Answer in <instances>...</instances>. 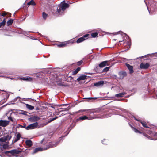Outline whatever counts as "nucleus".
Listing matches in <instances>:
<instances>
[{"label":"nucleus","mask_w":157,"mask_h":157,"mask_svg":"<svg viewBox=\"0 0 157 157\" xmlns=\"http://www.w3.org/2000/svg\"><path fill=\"white\" fill-rule=\"evenodd\" d=\"M144 57H146V56H142L141 57H140L141 58H143Z\"/></svg>","instance_id":"3c124183"},{"label":"nucleus","mask_w":157,"mask_h":157,"mask_svg":"<svg viewBox=\"0 0 157 157\" xmlns=\"http://www.w3.org/2000/svg\"><path fill=\"white\" fill-rule=\"evenodd\" d=\"M142 133L144 136L145 137H147V138H148V139H149L150 140H156V139H152V135H151V133H149V134L151 136H149V135H147V134H146L145 133Z\"/></svg>","instance_id":"dca6fc26"},{"label":"nucleus","mask_w":157,"mask_h":157,"mask_svg":"<svg viewBox=\"0 0 157 157\" xmlns=\"http://www.w3.org/2000/svg\"><path fill=\"white\" fill-rule=\"evenodd\" d=\"M134 119L135 120H136V121H137L139 122H140V121H141V120H139L138 119H137L136 118V117H134Z\"/></svg>","instance_id":"a18cd8bd"},{"label":"nucleus","mask_w":157,"mask_h":157,"mask_svg":"<svg viewBox=\"0 0 157 157\" xmlns=\"http://www.w3.org/2000/svg\"><path fill=\"white\" fill-rule=\"evenodd\" d=\"M108 61H103L101 63H100L99 64V66L101 68H103L105 66H108L109 65L108 64Z\"/></svg>","instance_id":"ddd939ff"},{"label":"nucleus","mask_w":157,"mask_h":157,"mask_svg":"<svg viewBox=\"0 0 157 157\" xmlns=\"http://www.w3.org/2000/svg\"><path fill=\"white\" fill-rule=\"evenodd\" d=\"M107 116V117H109V115H108V116Z\"/></svg>","instance_id":"5fc2aeb1"},{"label":"nucleus","mask_w":157,"mask_h":157,"mask_svg":"<svg viewBox=\"0 0 157 157\" xmlns=\"http://www.w3.org/2000/svg\"><path fill=\"white\" fill-rule=\"evenodd\" d=\"M150 64L148 63H141L140 65V68L141 69H146L150 66Z\"/></svg>","instance_id":"1a4fd4ad"},{"label":"nucleus","mask_w":157,"mask_h":157,"mask_svg":"<svg viewBox=\"0 0 157 157\" xmlns=\"http://www.w3.org/2000/svg\"><path fill=\"white\" fill-rule=\"evenodd\" d=\"M6 22L5 19H4L2 22L0 23V26L1 27L2 26H4L5 25Z\"/></svg>","instance_id":"c756f323"},{"label":"nucleus","mask_w":157,"mask_h":157,"mask_svg":"<svg viewBox=\"0 0 157 157\" xmlns=\"http://www.w3.org/2000/svg\"><path fill=\"white\" fill-rule=\"evenodd\" d=\"M62 114V115L63 114V113H62V114ZM64 114H63V115H64Z\"/></svg>","instance_id":"6e6d98bb"},{"label":"nucleus","mask_w":157,"mask_h":157,"mask_svg":"<svg viewBox=\"0 0 157 157\" xmlns=\"http://www.w3.org/2000/svg\"><path fill=\"white\" fill-rule=\"evenodd\" d=\"M82 63H83V61L82 60H81L80 61H79L78 62H77L76 63V64L78 66H79L81 65L82 64Z\"/></svg>","instance_id":"ea45409f"},{"label":"nucleus","mask_w":157,"mask_h":157,"mask_svg":"<svg viewBox=\"0 0 157 157\" xmlns=\"http://www.w3.org/2000/svg\"><path fill=\"white\" fill-rule=\"evenodd\" d=\"M8 13V12L4 11L2 13H0V15H1L2 16H6V15H7V14Z\"/></svg>","instance_id":"4c0bfd02"},{"label":"nucleus","mask_w":157,"mask_h":157,"mask_svg":"<svg viewBox=\"0 0 157 157\" xmlns=\"http://www.w3.org/2000/svg\"><path fill=\"white\" fill-rule=\"evenodd\" d=\"M16 137H17L16 139H14L13 140V143H15L16 142H17V141L19 140H20V139L21 137V135L20 134V133H17L16 136Z\"/></svg>","instance_id":"f3484780"},{"label":"nucleus","mask_w":157,"mask_h":157,"mask_svg":"<svg viewBox=\"0 0 157 157\" xmlns=\"http://www.w3.org/2000/svg\"><path fill=\"white\" fill-rule=\"evenodd\" d=\"M58 144V142H57L56 143L54 142H49L48 145L47 146L46 148H44V150H47L50 147H56Z\"/></svg>","instance_id":"39448f33"},{"label":"nucleus","mask_w":157,"mask_h":157,"mask_svg":"<svg viewBox=\"0 0 157 157\" xmlns=\"http://www.w3.org/2000/svg\"><path fill=\"white\" fill-rule=\"evenodd\" d=\"M27 5H32L34 6L36 5V3L33 0H31L27 3Z\"/></svg>","instance_id":"cd10ccee"},{"label":"nucleus","mask_w":157,"mask_h":157,"mask_svg":"<svg viewBox=\"0 0 157 157\" xmlns=\"http://www.w3.org/2000/svg\"><path fill=\"white\" fill-rule=\"evenodd\" d=\"M152 135L153 136V137H152V139H157V133H152ZM157 140V139L155 140Z\"/></svg>","instance_id":"c9c22d12"},{"label":"nucleus","mask_w":157,"mask_h":157,"mask_svg":"<svg viewBox=\"0 0 157 157\" xmlns=\"http://www.w3.org/2000/svg\"><path fill=\"white\" fill-rule=\"evenodd\" d=\"M20 155V156H21V157H24L25 156H26V154L25 153H24V154H22L21 155Z\"/></svg>","instance_id":"49530a36"},{"label":"nucleus","mask_w":157,"mask_h":157,"mask_svg":"<svg viewBox=\"0 0 157 157\" xmlns=\"http://www.w3.org/2000/svg\"><path fill=\"white\" fill-rule=\"evenodd\" d=\"M26 108L30 110H33L34 109V107L28 104H26Z\"/></svg>","instance_id":"b1692460"},{"label":"nucleus","mask_w":157,"mask_h":157,"mask_svg":"<svg viewBox=\"0 0 157 157\" xmlns=\"http://www.w3.org/2000/svg\"><path fill=\"white\" fill-rule=\"evenodd\" d=\"M67 43L66 42H63L59 44H58L57 46L59 47H63L66 46Z\"/></svg>","instance_id":"a878e982"},{"label":"nucleus","mask_w":157,"mask_h":157,"mask_svg":"<svg viewBox=\"0 0 157 157\" xmlns=\"http://www.w3.org/2000/svg\"><path fill=\"white\" fill-rule=\"evenodd\" d=\"M98 33L97 32L93 33H91V35L94 38L97 36Z\"/></svg>","instance_id":"2f4dec72"},{"label":"nucleus","mask_w":157,"mask_h":157,"mask_svg":"<svg viewBox=\"0 0 157 157\" xmlns=\"http://www.w3.org/2000/svg\"><path fill=\"white\" fill-rule=\"evenodd\" d=\"M69 5L65 2V1H63L59 5L57 8L58 13L60 14L62 13L66 8L69 7Z\"/></svg>","instance_id":"f257e3e1"},{"label":"nucleus","mask_w":157,"mask_h":157,"mask_svg":"<svg viewBox=\"0 0 157 157\" xmlns=\"http://www.w3.org/2000/svg\"><path fill=\"white\" fill-rule=\"evenodd\" d=\"M120 75H121L122 77H124L126 76L127 74L125 72H123L121 73Z\"/></svg>","instance_id":"e433bc0d"},{"label":"nucleus","mask_w":157,"mask_h":157,"mask_svg":"<svg viewBox=\"0 0 157 157\" xmlns=\"http://www.w3.org/2000/svg\"><path fill=\"white\" fill-rule=\"evenodd\" d=\"M38 122H36L28 125L26 128V129L27 130H29L35 128L37 127L38 125Z\"/></svg>","instance_id":"20e7f679"},{"label":"nucleus","mask_w":157,"mask_h":157,"mask_svg":"<svg viewBox=\"0 0 157 157\" xmlns=\"http://www.w3.org/2000/svg\"><path fill=\"white\" fill-rule=\"evenodd\" d=\"M57 85L59 86H67L66 85L64 84L63 83H59L57 84Z\"/></svg>","instance_id":"79ce46f5"},{"label":"nucleus","mask_w":157,"mask_h":157,"mask_svg":"<svg viewBox=\"0 0 157 157\" xmlns=\"http://www.w3.org/2000/svg\"><path fill=\"white\" fill-rule=\"evenodd\" d=\"M40 118L38 116H34L32 117L29 119V121L31 122H34L39 120Z\"/></svg>","instance_id":"9d476101"},{"label":"nucleus","mask_w":157,"mask_h":157,"mask_svg":"<svg viewBox=\"0 0 157 157\" xmlns=\"http://www.w3.org/2000/svg\"><path fill=\"white\" fill-rule=\"evenodd\" d=\"M59 110L60 111V112H63V111H67L68 110V109H67V108H65V109H63L62 108H60L59 109Z\"/></svg>","instance_id":"a19ab883"},{"label":"nucleus","mask_w":157,"mask_h":157,"mask_svg":"<svg viewBox=\"0 0 157 157\" xmlns=\"http://www.w3.org/2000/svg\"><path fill=\"white\" fill-rule=\"evenodd\" d=\"M110 67H107L104 68L103 70L101 71L102 73L103 72H107L109 70Z\"/></svg>","instance_id":"c85d7f7f"},{"label":"nucleus","mask_w":157,"mask_h":157,"mask_svg":"<svg viewBox=\"0 0 157 157\" xmlns=\"http://www.w3.org/2000/svg\"><path fill=\"white\" fill-rule=\"evenodd\" d=\"M94 118V117H87L86 116H83L79 118H78L76 120V122H78V121H79L81 120H83L86 119H88L89 120H91L92 119Z\"/></svg>","instance_id":"423d86ee"},{"label":"nucleus","mask_w":157,"mask_h":157,"mask_svg":"<svg viewBox=\"0 0 157 157\" xmlns=\"http://www.w3.org/2000/svg\"><path fill=\"white\" fill-rule=\"evenodd\" d=\"M126 94L125 92L117 94L115 95V96L117 98L122 97Z\"/></svg>","instance_id":"412c9836"},{"label":"nucleus","mask_w":157,"mask_h":157,"mask_svg":"<svg viewBox=\"0 0 157 157\" xmlns=\"http://www.w3.org/2000/svg\"><path fill=\"white\" fill-rule=\"evenodd\" d=\"M142 124L143 127L145 128H148L149 127L147 126V123L144 121H141L140 122Z\"/></svg>","instance_id":"393cba45"},{"label":"nucleus","mask_w":157,"mask_h":157,"mask_svg":"<svg viewBox=\"0 0 157 157\" xmlns=\"http://www.w3.org/2000/svg\"><path fill=\"white\" fill-rule=\"evenodd\" d=\"M87 111V113H98L101 111V109L100 108H98L96 109H89L87 110L84 109L78 111L76 112V113H78L80 112H85Z\"/></svg>","instance_id":"7ed1b4c3"},{"label":"nucleus","mask_w":157,"mask_h":157,"mask_svg":"<svg viewBox=\"0 0 157 157\" xmlns=\"http://www.w3.org/2000/svg\"><path fill=\"white\" fill-rule=\"evenodd\" d=\"M104 84L103 81H100L94 83V86L96 87H101Z\"/></svg>","instance_id":"9b49d317"},{"label":"nucleus","mask_w":157,"mask_h":157,"mask_svg":"<svg viewBox=\"0 0 157 157\" xmlns=\"http://www.w3.org/2000/svg\"><path fill=\"white\" fill-rule=\"evenodd\" d=\"M10 121L6 120H0V126L5 127L9 124Z\"/></svg>","instance_id":"0eeeda50"},{"label":"nucleus","mask_w":157,"mask_h":157,"mask_svg":"<svg viewBox=\"0 0 157 157\" xmlns=\"http://www.w3.org/2000/svg\"><path fill=\"white\" fill-rule=\"evenodd\" d=\"M21 128H24L26 129V128L27 127H26V124H24L23 126H22L21 125Z\"/></svg>","instance_id":"de8ad7c7"},{"label":"nucleus","mask_w":157,"mask_h":157,"mask_svg":"<svg viewBox=\"0 0 157 157\" xmlns=\"http://www.w3.org/2000/svg\"><path fill=\"white\" fill-rule=\"evenodd\" d=\"M89 35V34H86L84 35L82 37L78 38L76 42L77 43H79L84 41L85 40V38H86V39H87V38L88 36Z\"/></svg>","instance_id":"6e6552de"},{"label":"nucleus","mask_w":157,"mask_h":157,"mask_svg":"<svg viewBox=\"0 0 157 157\" xmlns=\"http://www.w3.org/2000/svg\"><path fill=\"white\" fill-rule=\"evenodd\" d=\"M58 118V117H55L53 118H51L49 119L48 121V123H49L53 121L56 120Z\"/></svg>","instance_id":"473e14b6"},{"label":"nucleus","mask_w":157,"mask_h":157,"mask_svg":"<svg viewBox=\"0 0 157 157\" xmlns=\"http://www.w3.org/2000/svg\"><path fill=\"white\" fill-rule=\"evenodd\" d=\"M81 70V68L80 67H78L75 70L73 71L72 75H75L76 74L78 71Z\"/></svg>","instance_id":"5701e85b"},{"label":"nucleus","mask_w":157,"mask_h":157,"mask_svg":"<svg viewBox=\"0 0 157 157\" xmlns=\"http://www.w3.org/2000/svg\"><path fill=\"white\" fill-rule=\"evenodd\" d=\"M21 79L23 80H25L27 81H31L32 80V78L31 77H23V78H21Z\"/></svg>","instance_id":"4be33fe9"},{"label":"nucleus","mask_w":157,"mask_h":157,"mask_svg":"<svg viewBox=\"0 0 157 157\" xmlns=\"http://www.w3.org/2000/svg\"><path fill=\"white\" fill-rule=\"evenodd\" d=\"M48 14L45 13L44 12H43L42 13V16L43 18L44 19H46L48 17Z\"/></svg>","instance_id":"7c9ffc66"},{"label":"nucleus","mask_w":157,"mask_h":157,"mask_svg":"<svg viewBox=\"0 0 157 157\" xmlns=\"http://www.w3.org/2000/svg\"><path fill=\"white\" fill-rule=\"evenodd\" d=\"M110 114H108V115H110Z\"/></svg>","instance_id":"4d7b16f0"},{"label":"nucleus","mask_w":157,"mask_h":157,"mask_svg":"<svg viewBox=\"0 0 157 157\" xmlns=\"http://www.w3.org/2000/svg\"><path fill=\"white\" fill-rule=\"evenodd\" d=\"M67 105V104H63V105H61V106H62V105H63V106H66V105Z\"/></svg>","instance_id":"603ef678"},{"label":"nucleus","mask_w":157,"mask_h":157,"mask_svg":"<svg viewBox=\"0 0 157 157\" xmlns=\"http://www.w3.org/2000/svg\"><path fill=\"white\" fill-rule=\"evenodd\" d=\"M13 20L12 19H10L7 22V25L8 26L11 25L13 23Z\"/></svg>","instance_id":"bb28decb"},{"label":"nucleus","mask_w":157,"mask_h":157,"mask_svg":"<svg viewBox=\"0 0 157 157\" xmlns=\"http://www.w3.org/2000/svg\"><path fill=\"white\" fill-rule=\"evenodd\" d=\"M97 98L96 97H89V98H84V99H97Z\"/></svg>","instance_id":"58836bf2"},{"label":"nucleus","mask_w":157,"mask_h":157,"mask_svg":"<svg viewBox=\"0 0 157 157\" xmlns=\"http://www.w3.org/2000/svg\"><path fill=\"white\" fill-rule=\"evenodd\" d=\"M131 128L133 129L134 132L136 133H139L140 134L142 133V132L140 131H139L136 128H135L133 127L132 126L131 124H129Z\"/></svg>","instance_id":"6ab92c4d"},{"label":"nucleus","mask_w":157,"mask_h":157,"mask_svg":"<svg viewBox=\"0 0 157 157\" xmlns=\"http://www.w3.org/2000/svg\"><path fill=\"white\" fill-rule=\"evenodd\" d=\"M123 41V40H121V41H120H120H119V42H122Z\"/></svg>","instance_id":"864d4df0"},{"label":"nucleus","mask_w":157,"mask_h":157,"mask_svg":"<svg viewBox=\"0 0 157 157\" xmlns=\"http://www.w3.org/2000/svg\"><path fill=\"white\" fill-rule=\"evenodd\" d=\"M8 147V145L7 144H5L3 145V147L4 148H7Z\"/></svg>","instance_id":"c03bdc74"},{"label":"nucleus","mask_w":157,"mask_h":157,"mask_svg":"<svg viewBox=\"0 0 157 157\" xmlns=\"http://www.w3.org/2000/svg\"><path fill=\"white\" fill-rule=\"evenodd\" d=\"M8 119L9 120L12 121L13 122H14V121L13 119V118H12L11 117H8Z\"/></svg>","instance_id":"37998d69"},{"label":"nucleus","mask_w":157,"mask_h":157,"mask_svg":"<svg viewBox=\"0 0 157 157\" xmlns=\"http://www.w3.org/2000/svg\"><path fill=\"white\" fill-rule=\"evenodd\" d=\"M60 113H61V112H60V111L59 110V111L56 113V115H59Z\"/></svg>","instance_id":"8fccbe9b"},{"label":"nucleus","mask_w":157,"mask_h":157,"mask_svg":"<svg viewBox=\"0 0 157 157\" xmlns=\"http://www.w3.org/2000/svg\"><path fill=\"white\" fill-rule=\"evenodd\" d=\"M7 141L6 139L5 138V136L0 138V141L2 142H5Z\"/></svg>","instance_id":"f704fd0d"},{"label":"nucleus","mask_w":157,"mask_h":157,"mask_svg":"<svg viewBox=\"0 0 157 157\" xmlns=\"http://www.w3.org/2000/svg\"><path fill=\"white\" fill-rule=\"evenodd\" d=\"M125 65L129 70V73L130 74H132L133 72V66L130 65L129 64L125 63Z\"/></svg>","instance_id":"f8f14e48"},{"label":"nucleus","mask_w":157,"mask_h":157,"mask_svg":"<svg viewBox=\"0 0 157 157\" xmlns=\"http://www.w3.org/2000/svg\"><path fill=\"white\" fill-rule=\"evenodd\" d=\"M100 67H99V65L97 66L94 69V71L95 72L97 73H102Z\"/></svg>","instance_id":"4468645a"},{"label":"nucleus","mask_w":157,"mask_h":157,"mask_svg":"<svg viewBox=\"0 0 157 157\" xmlns=\"http://www.w3.org/2000/svg\"><path fill=\"white\" fill-rule=\"evenodd\" d=\"M22 152V150L21 149H20V150L16 149L6 151L5 152V154H7V155L10 157L11 156V155H12L13 156H18L17 155L21 153Z\"/></svg>","instance_id":"f03ea898"},{"label":"nucleus","mask_w":157,"mask_h":157,"mask_svg":"<svg viewBox=\"0 0 157 157\" xmlns=\"http://www.w3.org/2000/svg\"><path fill=\"white\" fill-rule=\"evenodd\" d=\"M6 139V140H10L12 138V136L11 135H8L6 136H5Z\"/></svg>","instance_id":"72a5a7b5"},{"label":"nucleus","mask_w":157,"mask_h":157,"mask_svg":"<svg viewBox=\"0 0 157 157\" xmlns=\"http://www.w3.org/2000/svg\"><path fill=\"white\" fill-rule=\"evenodd\" d=\"M87 76L85 75H82L80 76L78 78H77V80L79 82L81 80H83L86 79Z\"/></svg>","instance_id":"2eb2a0df"},{"label":"nucleus","mask_w":157,"mask_h":157,"mask_svg":"<svg viewBox=\"0 0 157 157\" xmlns=\"http://www.w3.org/2000/svg\"><path fill=\"white\" fill-rule=\"evenodd\" d=\"M25 143L27 146L30 147L32 145L33 143L31 140H27L25 141Z\"/></svg>","instance_id":"a211bd4d"},{"label":"nucleus","mask_w":157,"mask_h":157,"mask_svg":"<svg viewBox=\"0 0 157 157\" xmlns=\"http://www.w3.org/2000/svg\"><path fill=\"white\" fill-rule=\"evenodd\" d=\"M42 148H36L34 149L32 153L35 154L38 151H42Z\"/></svg>","instance_id":"aec40b11"},{"label":"nucleus","mask_w":157,"mask_h":157,"mask_svg":"<svg viewBox=\"0 0 157 157\" xmlns=\"http://www.w3.org/2000/svg\"><path fill=\"white\" fill-rule=\"evenodd\" d=\"M8 16L9 17H10L11 16V14L10 13H8L7 14Z\"/></svg>","instance_id":"09e8293b"},{"label":"nucleus","mask_w":157,"mask_h":157,"mask_svg":"<svg viewBox=\"0 0 157 157\" xmlns=\"http://www.w3.org/2000/svg\"><path fill=\"white\" fill-rule=\"evenodd\" d=\"M1 26H0V28H1Z\"/></svg>","instance_id":"13d9d810"}]
</instances>
